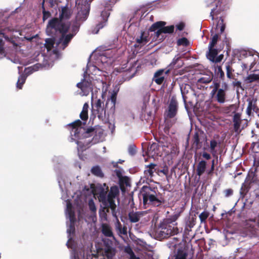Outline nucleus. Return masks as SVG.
<instances>
[{
	"label": "nucleus",
	"mask_w": 259,
	"mask_h": 259,
	"mask_svg": "<svg viewBox=\"0 0 259 259\" xmlns=\"http://www.w3.org/2000/svg\"><path fill=\"white\" fill-rule=\"evenodd\" d=\"M143 204L158 207L164 203V199L156 187L143 186L141 191Z\"/></svg>",
	"instance_id": "nucleus-1"
},
{
	"label": "nucleus",
	"mask_w": 259,
	"mask_h": 259,
	"mask_svg": "<svg viewBox=\"0 0 259 259\" xmlns=\"http://www.w3.org/2000/svg\"><path fill=\"white\" fill-rule=\"evenodd\" d=\"M72 13L71 10L67 6L61 8L59 17H54L49 20L47 30L50 28L61 27V30H66L67 27H71V22L69 21L71 18Z\"/></svg>",
	"instance_id": "nucleus-2"
},
{
	"label": "nucleus",
	"mask_w": 259,
	"mask_h": 259,
	"mask_svg": "<svg viewBox=\"0 0 259 259\" xmlns=\"http://www.w3.org/2000/svg\"><path fill=\"white\" fill-rule=\"evenodd\" d=\"M85 122L81 121L79 119L68 124L67 126L70 131L71 136L81 139L93 136L95 133V129L93 127L85 129L82 126V124L85 125Z\"/></svg>",
	"instance_id": "nucleus-3"
},
{
	"label": "nucleus",
	"mask_w": 259,
	"mask_h": 259,
	"mask_svg": "<svg viewBox=\"0 0 259 259\" xmlns=\"http://www.w3.org/2000/svg\"><path fill=\"white\" fill-rule=\"evenodd\" d=\"M210 88H213L210 93V96L213 101L221 104L225 103L227 101L228 85L226 82H224L222 88H220V80L215 78L213 80Z\"/></svg>",
	"instance_id": "nucleus-4"
},
{
	"label": "nucleus",
	"mask_w": 259,
	"mask_h": 259,
	"mask_svg": "<svg viewBox=\"0 0 259 259\" xmlns=\"http://www.w3.org/2000/svg\"><path fill=\"white\" fill-rule=\"evenodd\" d=\"M163 220L160 223L156 231L155 236L157 239L162 240L168 238L171 236L177 235L179 232L177 227V223L175 224H170L168 222Z\"/></svg>",
	"instance_id": "nucleus-5"
},
{
	"label": "nucleus",
	"mask_w": 259,
	"mask_h": 259,
	"mask_svg": "<svg viewBox=\"0 0 259 259\" xmlns=\"http://www.w3.org/2000/svg\"><path fill=\"white\" fill-rule=\"evenodd\" d=\"M184 63L181 60V57H175L171 63L168 66V69L166 71L164 69H159L157 70L154 75V77L153 78V81H154L158 85L161 84L164 79V76H163V74L164 72L165 74H167L170 70L171 69H177L183 65Z\"/></svg>",
	"instance_id": "nucleus-6"
},
{
	"label": "nucleus",
	"mask_w": 259,
	"mask_h": 259,
	"mask_svg": "<svg viewBox=\"0 0 259 259\" xmlns=\"http://www.w3.org/2000/svg\"><path fill=\"white\" fill-rule=\"evenodd\" d=\"M93 0H76V5L78 9L75 20L82 23L85 21L90 13V5Z\"/></svg>",
	"instance_id": "nucleus-7"
},
{
	"label": "nucleus",
	"mask_w": 259,
	"mask_h": 259,
	"mask_svg": "<svg viewBox=\"0 0 259 259\" xmlns=\"http://www.w3.org/2000/svg\"><path fill=\"white\" fill-rule=\"evenodd\" d=\"M228 0H208L206 1V7L212 8L210 16L213 20L215 17L225 11Z\"/></svg>",
	"instance_id": "nucleus-8"
},
{
	"label": "nucleus",
	"mask_w": 259,
	"mask_h": 259,
	"mask_svg": "<svg viewBox=\"0 0 259 259\" xmlns=\"http://www.w3.org/2000/svg\"><path fill=\"white\" fill-rule=\"evenodd\" d=\"M70 27H67L66 30H61V27H56V28H50V29H54L56 31L59 32L61 34L58 42L57 45H60V47L62 50H64L68 45L70 41L71 40L72 38L74 37L73 34L70 33L67 34L68 32Z\"/></svg>",
	"instance_id": "nucleus-9"
},
{
	"label": "nucleus",
	"mask_w": 259,
	"mask_h": 259,
	"mask_svg": "<svg viewBox=\"0 0 259 259\" xmlns=\"http://www.w3.org/2000/svg\"><path fill=\"white\" fill-rule=\"evenodd\" d=\"M179 108L178 102L175 96H172L170 99L167 110L165 111L164 115L168 118H172L177 114Z\"/></svg>",
	"instance_id": "nucleus-10"
},
{
	"label": "nucleus",
	"mask_w": 259,
	"mask_h": 259,
	"mask_svg": "<svg viewBox=\"0 0 259 259\" xmlns=\"http://www.w3.org/2000/svg\"><path fill=\"white\" fill-rule=\"evenodd\" d=\"M188 247L184 244H180L176 247L171 259H188Z\"/></svg>",
	"instance_id": "nucleus-11"
},
{
	"label": "nucleus",
	"mask_w": 259,
	"mask_h": 259,
	"mask_svg": "<svg viewBox=\"0 0 259 259\" xmlns=\"http://www.w3.org/2000/svg\"><path fill=\"white\" fill-rule=\"evenodd\" d=\"M206 136L201 130L196 131L192 139V144L196 149H200L202 146V143Z\"/></svg>",
	"instance_id": "nucleus-12"
},
{
	"label": "nucleus",
	"mask_w": 259,
	"mask_h": 259,
	"mask_svg": "<svg viewBox=\"0 0 259 259\" xmlns=\"http://www.w3.org/2000/svg\"><path fill=\"white\" fill-rule=\"evenodd\" d=\"M209 51L206 53V57L211 62L214 63L215 65L218 63L221 62L224 58V55L221 54L218 55V51L214 48H208Z\"/></svg>",
	"instance_id": "nucleus-13"
},
{
	"label": "nucleus",
	"mask_w": 259,
	"mask_h": 259,
	"mask_svg": "<svg viewBox=\"0 0 259 259\" xmlns=\"http://www.w3.org/2000/svg\"><path fill=\"white\" fill-rule=\"evenodd\" d=\"M76 86L81 91L83 96H88L93 90L92 81L83 78L81 81L77 83Z\"/></svg>",
	"instance_id": "nucleus-14"
},
{
	"label": "nucleus",
	"mask_w": 259,
	"mask_h": 259,
	"mask_svg": "<svg viewBox=\"0 0 259 259\" xmlns=\"http://www.w3.org/2000/svg\"><path fill=\"white\" fill-rule=\"evenodd\" d=\"M246 227L248 230L253 235L259 234V215L258 220L250 219L247 220L246 224Z\"/></svg>",
	"instance_id": "nucleus-15"
},
{
	"label": "nucleus",
	"mask_w": 259,
	"mask_h": 259,
	"mask_svg": "<svg viewBox=\"0 0 259 259\" xmlns=\"http://www.w3.org/2000/svg\"><path fill=\"white\" fill-rule=\"evenodd\" d=\"M248 106L246 109L247 115L250 116L252 113L255 112L257 115L259 114V108L256 105L257 100L254 99H247Z\"/></svg>",
	"instance_id": "nucleus-16"
},
{
	"label": "nucleus",
	"mask_w": 259,
	"mask_h": 259,
	"mask_svg": "<svg viewBox=\"0 0 259 259\" xmlns=\"http://www.w3.org/2000/svg\"><path fill=\"white\" fill-rule=\"evenodd\" d=\"M117 250L113 246L105 244L103 250V256L107 259H112L115 255Z\"/></svg>",
	"instance_id": "nucleus-17"
},
{
	"label": "nucleus",
	"mask_w": 259,
	"mask_h": 259,
	"mask_svg": "<svg viewBox=\"0 0 259 259\" xmlns=\"http://www.w3.org/2000/svg\"><path fill=\"white\" fill-rule=\"evenodd\" d=\"M109 15L110 12H109V10H104L101 12V17L102 20H101V22H100L96 25V28L97 29L96 33H98L100 29L102 28L104 26H105Z\"/></svg>",
	"instance_id": "nucleus-18"
},
{
	"label": "nucleus",
	"mask_w": 259,
	"mask_h": 259,
	"mask_svg": "<svg viewBox=\"0 0 259 259\" xmlns=\"http://www.w3.org/2000/svg\"><path fill=\"white\" fill-rule=\"evenodd\" d=\"M104 205V209H106L107 212H109V209L110 208L113 215H115V209L116 205L115 203L114 198L107 197V200L105 202L102 203Z\"/></svg>",
	"instance_id": "nucleus-19"
},
{
	"label": "nucleus",
	"mask_w": 259,
	"mask_h": 259,
	"mask_svg": "<svg viewBox=\"0 0 259 259\" xmlns=\"http://www.w3.org/2000/svg\"><path fill=\"white\" fill-rule=\"evenodd\" d=\"M184 208L183 207L178 208L172 215H169L168 218L164 220L165 221H168V222L170 224H175V222L180 217L181 213L184 211Z\"/></svg>",
	"instance_id": "nucleus-20"
},
{
	"label": "nucleus",
	"mask_w": 259,
	"mask_h": 259,
	"mask_svg": "<svg viewBox=\"0 0 259 259\" xmlns=\"http://www.w3.org/2000/svg\"><path fill=\"white\" fill-rule=\"evenodd\" d=\"M245 182L251 186L252 184L258 185L259 184V180L255 172L252 171H249L246 177Z\"/></svg>",
	"instance_id": "nucleus-21"
},
{
	"label": "nucleus",
	"mask_w": 259,
	"mask_h": 259,
	"mask_svg": "<svg viewBox=\"0 0 259 259\" xmlns=\"http://www.w3.org/2000/svg\"><path fill=\"white\" fill-rule=\"evenodd\" d=\"M103 186L105 187H102L100 189L99 192L98 193V197L100 202L102 203L105 202L107 199V192L109 191L108 187L105 183L103 184Z\"/></svg>",
	"instance_id": "nucleus-22"
},
{
	"label": "nucleus",
	"mask_w": 259,
	"mask_h": 259,
	"mask_svg": "<svg viewBox=\"0 0 259 259\" xmlns=\"http://www.w3.org/2000/svg\"><path fill=\"white\" fill-rule=\"evenodd\" d=\"M174 25H170L168 26H162L161 29L155 32V36L156 39L158 38L162 33H172L174 31Z\"/></svg>",
	"instance_id": "nucleus-23"
},
{
	"label": "nucleus",
	"mask_w": 259,
	"mask_h": 259,
	"mask_svg": "<svg viewBox=\"0 0 259 259\" xmlns=\"http://www.w3.org/2000/svg\"><path fill=\"white\" fill-rule=\"evenodd\" d=\"M196 222V216L195 214L189 216L186 220L185 232H190L191 229L195 225Z\"/></svg>",
	"instance_id": "nucleus-24"
},
{
	"label": "nucleus",
	"mask_w": 259,
	"mask_h": 259,
	"mask_svg": "<svg viewBox=\"0 0 259 259\" xmlns=\"http://www.w3.org/2000/svg\"><path fill=\"white\" fill-rule=\"evenodd\" d=\"M157 165L154 163H150L147 165L144 170V175L147 178H151L154 176V172L156 171Z\"/></svg>",
	"instance_id": "nucleus-25"
},
{
	"label": "nucleus",
	"mask_w": 259,
	"mask_h": 259,
	"mask_svg": "<svg viewBox=\"0 0 259 259\" xmlns=\"http://www.w3.org/2000/svg\"><path fill=\"white\" fill-rule=\"evenodd\" d=\"M117 93L114 92L112 94L110 98L108 99L106 103V108L108 109L110 106V110L114 112L115 108V104L116 101Z\"/></svg>",
	"instance_id": "nucleus-26"
},
{
	"label": "nucleus",
	"mask_w": 259,
	"mask_h": 259,
	"mask_svg": "<svg viewBox=\"0 0 259 259\" xmlns=\"http://www.w3.org/2000/svg\"><path fill=\"white\" fill-rule=\"evenodd\" d=\"M207 162L204 160L200 161L197 165L196 174L199 177L201 176L205 171Z\"/></svg>",
	"instance_id": "nucleus-27"
},
{
	"label": "nucleus",
	"mask_w": 259,
	"mask_h": 259,
	"mask_svg": "<svg viewBox=\"0 0 259 259\" xmlns=\"http://www.w3.org/2000/svg\"><path fill=\"white\" fill-rule=\"evenodd\" d=\"M213 80H214L215 78L218 80L223 81L225 79V73L222 70V67L221 66H218L215 67L214 70V76H213Z\"/></svg>",
	"instance_id": "nucleus-28"
},
{
	"label": "nucleus",
	"mask_w": 259,
	"mask_h": 259,
	"mask_svg": "<svg viewBox=\"0 0 259 259\" xmlns=\"http://www.w3.org/2000/svg\"><path fill=\"white\" fill-rule=\"evenodd\" d=\"M148 36L149 34L148 33H146L145 31H142L141 35L136 38V41L141 46H144L149 41Z\"/></svg>",
	"instance_id": "nucleus-29"
},
{
	"label": "nucleus",
	"mask_w": 259,
	"mask_h": 259,
	"mask_svg": "<svg viewBox=\"0 0 259 259\" xmlns=\"http://www.w3.org/2000/svg\"><path fill=\"white\" fill-rule=\"evenodd\" d=\"M251 186V185L244 181V182L242 184L240 190V198H244L245 197L250 189Z\"/></svg>",
	"instance_id": "nucleus-30"
},
{
	"label": "nucleus",
	"mask_w": 259,
	"mask_h": 259,
	"mask_svg": "<svg viewBox=\"0 0 259 259\" xmlns=\"http://www.w3.org/2000/svg\"><path fill=\"white\" fill-rule=\"evenodd\" d=\"M166 22L164 21H158L153 23L149 28V31L150 32H156L161 29L162 26L166 25Z\"/></svg>",
	"instance_id": "nucleus-31"
},
{
	"label": "nucleus",
	"mask_w": 259,
	"mask_h": 259,
	"mask_svg": "<svg viewBox=\"0 0 259 259\" xmlns=\"http://www.w3.org/2000/svg\"><path fill=\"white\" fill-rule=\"evenodd\" d=\"M148 151L152 156H158L159 154V146L157 143H153L149 147Z\"/></svg>",
	"instance_id": "nucleus-32"
},
{
	"label": "nucleus",
	"mask_w": 259,
	"mask_h": 259,
	"mask_svg": "<svg viewBox=\"0 0 259 259\" xmlns=\"http://www.w3.org/2000/svg\"><path fill=\"white\" fill-rule=\"evenodd\" d=\"M141 213L140 212L131 211L128 213V219L131 223H137L139 221Z\"/></svg>",
	"instance_id": "nucleus-33"
},
{
	"label": "nucleus",
	"mask_w": 259,
	"mask_h": 259,
	"mask_svg": "<svg viewBox=\"0 0 259 259\" xmlns=\"http://www.w3.org/2000/svg\"><path fill=\"white\" fill-rule=\"evenodd\" d=\"M102 233L106 237H111L113 236L111 227L106 224H103L102 226Z\"/></svg>",
	"instance_id": "nucleus-34"
},
{
	"label": "nucleus",
	"mask_w": 259,
	"mask_h": 259,
	"mask_svg": "<svg viewBox=\"0 0 259 259\" xmlns=\"http://www.w3.org/2000/svg\"><path fill=\"white\" fill-rule=\"evenodd\" d=\"M119 190L118 186H113L110 188L107 197L111 198H115L116 196L119 194Z\"/></svg>",
	"instance_id": "nucleus-35"
},
{
	"label": "nucleus",
	"mask_w": 259,
	"mask_h": 259,
	"mask_svg": "<svg viewBox=\"0 0 259 259\" xmlns=\"http://www.w3.org/2000/svg\"><path fill=\"white\" fill-rule=\"evenodd\" d=\"M115 229L120 234L126 235L127 234V228L126 227L122 226L120 222L117 220L115 223Z\"/></svg>",
	"instance_id": "nucleus-36"
},
{
	"label": "nucleus",
	"mask_w": 259,
	"mask_h": 259,
	"mask_svg": "<svg viewBox=\"0 0 259 259\" xmlns=\"http://www.w3.org/2000/svg\"><path fill=\"white\" fill-rule=\"evenodd\" d=\"M218 142L215 140H211L210 142V151L214 157L216 158V162H218V156L216 154L217 151L215 148L218 145Z\"/></svg>",
	"instance_id": "nucleus-37"
},
{
	"label": "nucleus",
	"mask_w": 259,
	"mask_h": 259,
	"mask_svg": "<svg viewBox=\"0 0 259 259\" xmlns=\"http://www.w3.org/2000/svg\"><path fill=\"white\" fill-rule=\"evenodd\" d=\"M91 171L92 174L96 177L102 178L104 176L100 167L98 165L93 166Z\"/></svg>",
	"instance_id": "nucleus-38"
},
{
	"label": "nucleus",
	"mask_w": 259,
	"mask_h": 259,
	"mask_svg": "<svg viewBox=\"0 0 259 259\" xmlns=\"http://www.w3.org/2000/svg\"><path fill=\"white\" fill-rule=\"evenodd\" d=\"M45 0H42L41 3V9L42 13V21L45 22L49 18L51 17V14L50 11H46L45 7Z\"/></svg>",
	"instance_id": "nucleus-39"
},
{
	"label": "nucleus",
	"mask_w": 259,
	"mask_h": 259,
	"mask_svg": "<svg viewBox=\"0 0 259 259\" xmlns=\"http://www.w3.org/2000/svg\"><path fill=\"white\" fill-rule=\"evenodd\" d=\"M80 23V22L75 20V23L72 26L71 28V33H70V34H73V36L76 35L79 30Z\"/></svg>",
	"instance_id": "nucleus-40"
},
{
	"label": "nucleus",
	"mask_w": 259,
	"mask_h": 259,
	"mask_svg": "<svg viewBox=\"0 0 259 259\" xmlns=\"http://www.w3.org/2000/svg\"><path fill=\"white\" fill-rule=\"evenodd\" d=\"M45 41V47L47 50H51L54 48L55 39L54 38H47Z\"/></svg>",
	"instance_id": "nucleus-41"
},
{
	"label": "nucleus",
	"mask_w": 259,
	"mask_h": 259,
	"mask_svg": "<svg viewBox=\"0 0 259 259\" xmlns=\"http://www.w3.org/2000/svg\"><path fill=\"white\" fill-rule=\"evenodd\" d=\"M97 112L98 116L99 118L104 119L106 118V109L104 107L96 109Z\"/></svg>",
	"instance_id": "nucleus-42"
},
{
	"label": "nucleus",
	"mask_w": 259,
	"mask_h": 259,
	"mask_svg": "<svg viewBox=\"0 0 259 259\" xmlns=\"http://www.w3.org/2000/svg\"><path fill=\"white\" fill-rule=\"evenodd\" d=\"M26 79V76L24 74H21L19 76L17 82V87L21 89L23 84L25 83Z\"/></svg>",
	"instance_id": "nucleus-43"
},
{
	"label": "nucleus",
	"mask_w": 259,
	"mask_h": 259,
	"mask_svg": "<svg viewBox=\"0 0 259 259\" xmlns=\"http://www.w3.org/2000/svg\"><path fill=\"white\" fill-rule=\"evenodd\" d=\"M226 70H227V76L229 79H234V75L233 74V72L234 70L232 68V66L230 65H227L226 66Z\"/></svg>",
	"instance_id": "nucleus-44"
},
{
	"label": "nucleus",
	"mask_w": 259,
	"mask_h": 259,
	"mask_svg": "<svg viewBox=\"0 0 259 259\" xmlns=\"http://www.w3.org/2000/svg\"><path fill=\"white\" fill-rule=\"evenodd\" d=\"M177 45L179 46H183L187 47L189 45V41L187 38L182 37L177 40Z\"/></svg>",
	"instance_id": "nucleus-45"
},
{
	"label": "nucleus",
	"mask_w": 259,
	"mask_h": 259,
	"mask_svg": "<svg viewBox=\"0 0 259 259\" xmlns=\"http://www.w3.org/2000/svg\"><path fill=\"white\" fill-rule=\"evenodd\" d=\"M219 35L218 34H215L213 37H212L211 41H210L208 48H214V47L216 45L218 39H219Z\"/></svg>",
	"instance_id": "nucleus-46"
},
{
	"label": "nucleus",
	"mask_w": 259,
	"mask_h": 259,
	"mask_svg": "<svg viewBox=\"0 0 259 259\" xmlns=\"http://www.w3.org/2000/svg\"><path fill=\"white\" fill-rule=\"evenodd\" d=\"M4 37L6 39L8 38V37L6 36L5 35L4 33L1 31H0V54L3 53L4 51V42L3 40V38Z\"/></svg>",
	"instance_id": "nucleus-47"
},
{
	"label": "nucleus",
	"mask_w": 259,
	"mask_h": 259,
	"mask_svg": "<svg viewBox=\"0 0 259 259\" xmlns=\"http://www.w3.org/2000/svg\"><path fill=\"white\" fill-rule=\"evenodd\" d=\"M252 138H255V140L252 141L250 148L252 151L254 150V147L255 146L259 147V135H252Z\"/></svg>",
	"instance_id": "nucleus-48"
},
{
	"label": "nucleus",
	"mask_w": 259,
	"mask_h": 259,
	"mask_svg": "<svg viewBox=\"0 0 259 259\" xmlns=\"http://www.w3.org/2000/svg\"><path fill=\"white\" fill-rule=\"evenodd\" d=\"M209 215V213L207 211H204L202 212H201L199 215L201 223H205Z\"/></svg>",
	"instance_id": "nucleus-49"
},
{
	"label": "nucleus",
	"mask_w": 259,
	"mask_h": 259,
	"mask_svg": "<svg viewBox=\"0 0 259 259\" xmlns=\"http://www.w3.org/2000/svg\"><path fill=\"white\" fill-rule=\"evenodd\" d=\"M213 76L208 77H203L198 80V82L201 83H208L213 81Z\"/></svg>",
	"instance_id": "nucleus-50"
},
{
	"label": "nucleus",
	"mask_w": 259,
	"mask_h": 259,
	"mask_svg": "<svg viewBox=\"0 0 259 259\" xmlns=\"http://www.w3.org/2000/svg\"><path fill=\"white\" fill-rule=\"evenodd\" d=\"M257 80H259V75L256 74H250L246 78V80L249 83Z\"/></svg>",
	"instance_id": "nucleus-51"
},
{
	"label": "nucleus",
	"mask_w": 259,
	"mask_h": 259,
	"mask_svg": "<svg viewBox=\"0 0 259 259\" xmlns=\"http://www.w3.org/2000/svg\"><path fill=\"white\" fill-rule=\"evenodd\" d=\"M69 215L70 223H75L76 222V217L74 210H69L67 212Z\"/></svg>",
	"instance_id": "nucleus-52"
},
{
	"label": "nucleus",
	"mask_w": 259,
	"mask_h": 259,
	"mask_svg": "<svg viewBox=\"0 0 259 259\" xmlns=\"http://www.w3.org/2000/svg\"><path fill=\"white\" fill-rule=\"evenodd\" d=\"M215 165V160L213 159L211 160V162L210 168L206 171V173L208 176H212V175L213 174V171L214 170Z\"/></svg>",
	"instance_id": "nucleus-53"
},
{
	"label": "nucleus",
	"mask_w": 259,
	"mask_h": 259,
	"mask_svg": "<svg viewBox=\"0 0 259 259\" xmlns=\"http://www.w3.org/2000/svg\"><path fill=\"white\" fill-rule=\"evenodd\" d=\"M89 207L90 210L93 212H95L96 211V207L95 206V203L93 199H91L89 201Z\"/></svg>",
	"instance_id": "nucleus-54"
},
{
	"label": "nucleus",
	"mask_w": 259,
	"mask_h": 259,
	"mask_svg": "<svg viewBox=\"0 0 259 259\" xmlns=\"http://www.w3.org/2000/svg\"><path fill=\"white\" fill-rule=\"evenodd\" d=\"M219 25H221V28H220V31H221V33H222L225 30L226 26H225V24L224 23V20L223 19V18L222 17L220 18V20L218 21L217 26H218Z\"/></svg>",
	"instance_id": "nucleus-55"
},
{
	"label": "nucleus",
	"mask_w": 259,
	"mask_h": 259,
	"mask_svg": "<svg viewBox=\"0 0 259 259\" xmlns=\"http://www.w3.org/2000/svg\"><path fill=\"white\" fill-rule=\"evenodd\" d=\"M128 153L131 155H134L136 153V147L135 145H130L128 149Z\"/></svg>",
	"instance_id": "nucleus-56"
},
{
	"label": "nucleus",
	"mask_w": 259,
	"mask_h": 259,
	"mask_svg": "<svg viewBox=\"0 0 259 259\" xmlns=\"http://www.w3.org/2000/svg\"><path fill=\"white\" fill-rule=\"evenodd\" d=\"M79 116L83 121H86L88 119V112L81 111Z\"/></svg>",
	"instance_id": "nucleus-57"
},
{
	"label": "nucleus",
	"mask_w": 259,
	"mask_h": 259,
	"mask_svg": "<svg viewBox=\"0 0 259 259\" xmlns=\"http://www.w3.org/2000/svg\"><path fill=\"white\" fill-rule=\"evenodd\" d=\"M75 223H70L69 228L67 230L68 233L70 234H73L75 232Z\"/></svg>",
	"instance_id": "nucleus-58"
},
{
	"label": "nucleus",
	"mask_w": 259,
	"mask_h": 259,
	"mask_svg": "<svg viewBox=\"0 0 259 259\" xmlns=\"http://www.w3.org/2000/svg\"><path fill=\"white\" fill-rule=\"evenodd\" d=\"M224 193L225 194V197H228L233 195V190L232 189H226L224 191Z\"/></svg>",
	"instance_id": "nucleus-59"
},
{
	"label": "nucleus",
	"mask_w": 259,
	"mask_h": 259,
	"mask_svg": "<svg viewBox=\"0 0 259 259\" xmlns=\"http://www.w3.org/2000/svg\"><path fill=\"white\" fill-rule=\"evenodd\" d=\"M233 122H241V120L240 119V115L239 113H237L234 114L233 116Z\"/></svg>",
	"instance_id": "nucleus-60"
},
{
	"label": "nucleus",
	"mask_w": 259,
	"mask_h": 259,
	"mask_svg": "<svg viewBox=\"0 0 259 259\" xmlns=\"http://www.w3.org/2000/svg\"><path fill=\"white\" fill-rule=\"evenodd\" d=\"M234 123V130L235 132H238L240 127L241 122H236Z\"/></svg>",
	"instance_id": "nucleus-61"
},
{
	"label": "nucleus",
	"mask_w": 259,
	"mask_h": 259,
	"mask_svg": "<svg viewBox=\"0 0 259 259\" xmlns=\"http://www.w3.org/2000/svg\"><path fill=\"white\" fill-rule=\"evenodd\" d=\"M202 157L205 160H208L211 159V155L210 154L207 153L206 152H203L202 154Z\"/></svg>",
	"instance_id": "nucleus-62"
},
{
	"label": "nucleus",
	"mask_w": 259,
	"mask_h": 259,
	"mask_svg": "<svg viewBox=\"0 0 259 259\" xmlns=\"http://www.w3.org/2000/svg\"><path fill=\"white\" fill-rule=\"evenodd\" d=\"M103 106V103L100 99L97 100V102L95 104V107L96 109L100 108Z\"/></svg>",
	"instance_id": "nucleus-63"
},
{
	"label": "nucleus",
	"mask_w": 259,
	"mask_h": 259,
	"mask_svg": "<svg viewBox=\"0 0 259 259\" xmlns=\"http://www.w3.org/2000/svg\"><path fill=\"white\" fill-rule=\"evenodd\" d=\"M185 27V24L183 22H181L176 25V28L178 30L181 31L184 29Z\"/></svg>",
	"instance_id": "nucleus-64"
}]
</instances>
